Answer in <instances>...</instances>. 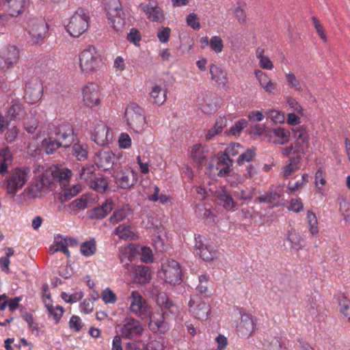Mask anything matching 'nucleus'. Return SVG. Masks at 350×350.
<instances>
[{"mask_svg": "<svg viewBox=\"0 0 350 350\" xmlns=\"http://www.w3.org/2000/svg\"><path fill=\"white\" fill-rule=\"evenodd\" d=\"M38 137L42 138V146L46 152L52 154L60 146H70L73 140V129L68 123L60 124L54 131L49 125L43 126Z\"/></svg>", "mask_w": 350, "mask_h": 350, "instance_id": "f257e3e1", "label": "nucleus"}, {"mask_svg": "<svg viewBox=\"0 0 350 350\" xmlns=\"http://www.w3.org/2000/svg\"><path fill=\"white\" fill-rule=\"evenodd\" d=\"M79 68L82 73L92 75L100 70L103 65V57L94 46H88L79 55Z\"/></svg>", "mask_w": 350, "mask_h": 350, "instance_id": "f03ea898", "label": "nucleus"}, {"mask_svg": "<svg viewBox=\"0 0 350 350\" xmlns=\"http://www.w3.org/2000/svg\"><path fill=\"white\" fill-rule=\"evenodd\" d=\"M36 174L32 183L26 189L29 198L41 197L51 184L52 171L44 169L43 166H37L34 170Z\"/></svg>", "mask_w": 350, "mask_h": 350, "instance_id": "7ed1b4c3", "label": "nucleus"}, {"mask_svg": "<svg viewBox=\"0 0 350 350\" xmlns=\"http://www.w3.org/2000/svg\"><path fill=\"white\" fill-rule=\"evenodd\" d=\"M104 11L108 24L116 31H123L126 26L125 13L120 0H105Z\"/></svg>", "mask_w": 350, "mask_h": 350, "instance_id": "20e7f679", "label": "nucleus"}, {"mask_svg": "<svg viewBox=\"0 0 350 350\" xmlns=\"http://www.w3.org/2000/svg\"><path fill=\"white\" fill-rule=\"evenodd\" d=\"M124 118L129 129L136 133H142L146 127L144 110L137 103H129L124 112Z\"/></svg>", "mask_w": 350, "mask_h": 350, "instance_id": "39448f33", "label": "nucleus"}, {"mask_svg": "<svg viewBox=\"0 0 350 350\" xmlns=\"http://www.w3.org/2000/svg\"><path fill=\"white\" fill-rule=\"evenodd\" d=\"M30 177L29 167H15L11 170L5 179V190L8 194L15 196L23 188Z\"/></svg>", "mask_w": 350, "mask_h": 350, "instance_id": "423d86ee", "label": "nucleus"}, {"mask_svg": "<svg viewBox=\"0 0 350 350\" xmlns=\"http://www.w3.org/2000/svg\"><path fill=\"white\" fill-rule=\"evenodd\" d=\"M90 17L89 13L82 9L77 10L70 18L66 25V30L70 35L79 38L89 29Z\"/></svg>", "mask_w": 350, "mask_h": 350, "instance_id": "0eeeda50", "label": "nucleus"}, {"mask_svg": "<svg viewBox=\"0 0 350 350\" xmlns=\"http://www.w3.org/2000/svg\"><path fill=\"white\" fill-rule=\"evenodd\" d=\"M128 310L136 317L144 319L150 316V306L138 291H132L126 298Z\"/></svg>", "mask_w": 350, "mask_h": 350, "instance_id": "6e6552de", "label": "nucleus"}, {"mask_svg": "<svg viewBox=\"0 0 350 350\" xmlns=\"http://www.w3.org/2000/svg\"><path fill=\"white\" fill-rule=\"evenodd\" d=\"M27 29L30 41L33 44H39L45 38L49 27L44 19L31 18L28 21Z\"/></svg>", "mask_w": 350, "mask_h": 350, "instance_id": "1a4fd4ad", "label": "nucleus"}, {"mask_svg": "<svg viewBox=\"0 0 350 350\" xmlns=\"http://www.w3.org/2000/svg\"><path fill=\"white\" fill-rule=\"evenodd\" d=\"M160 277L170 284H179L182 280V271L179 264L174 260H167L163 263L159 272Z\"/></svg>", "mask_w": 350, "mask_h": 350, "instance_id": "9d476101", "label": "nucleus"}, {"mask_svg": "<svg viewBox=\"0 0 350 350\" xmlns=\"http://www.w3.org/2000/svg\"><path fill=\"white\" fill-rule=\"evenodd\" d=\"M113 177L116 184L122 189L133 187L138 180V174L133 170L122 167L114 169Z\"/></svg>", "mask_w": 350, "mask_h": 350, "instance_id": "9b49d317", "label": "nucleus"}, {"mask_svg": "<svg viewBox=\"0 0 350 350\" xmlns=\"http://www.w3.org/2000/svg\"><path fill=\"white\" fill-rule=\"evenodd\" d=\"M83 102L85 106L94 107L100 103V90L98 84L88 83L81 89Z\"/></svg>", "mask_w": 350, "mask_h": 350, "instance_id": "f8f14e48", "label": "nucleus"}, {"mask_svg": "<svg viewBox=\"0 0 350 350\" xmlns=\"http://www.w3.org/2000/svg\"><path fill=\"white\" fill-rule=\"evenodd\" d=\"M19 51L14 46H8L0 50V70H8L18 61Z\"/></svg>", "mask_w": 350, "mask_h": 350, "instance_id": "ddd939ff", "label": "nucleus"}, {"mask_svg": "<svg viewBox=\"0 0 350 350\" xmlns=\"http://www.w3.org/2000/svg\"><path fill=\"white\" fill-rule=\"evenodd\" d=\"M189 312L196 318L204 320L210 314L209 306L198 295H193L188 304Z\"/></svg>", "mask_w": 350, "mask_h": 350, "instance_id": "4468645a", "label": "nucleus"}, {"mask_svg": "<svg viewBox=\"0 0 350 350\" xmlns=\"http://www.w3.org/2000/svg\"><path fill=\"white\" fill-rule=\"evenodd\" d=\"M143 223L146 226V228L152 231V242L157 250L163 251L164 250V245L160 232L162 231V226L161 223L154 217L148 216L146 221H144Z\"/></svg>", "mask_w": 350, "mask_h": 350, "instance_id": "2eb2a0df", "label": "nucleus"}, {"mask_svg": "<svg viewBox=\"0 0 350 350\" xmlns=\"http://www.w3.org/2000/svg\"><path fill=\"white\" fill-rule=\"evenodd\" d=\"M258 200L261 203H267L271 208L284 204L282 187L281 186L272 187L267 194L259 196Z\"/></svg>", "mask_w": 350, "mask_h": 350, "instance_id": "dca6fc26", "label": "nucleus"}, {"mask_svg": "<svg viewBox=\"0 0 350 350\" xmlns=\"http://www.w3.org/2000/svg\"><path fill=\"white\" fill-rule=\"evenodd\" d=\"M214 196L220 202V204L227 211H234L237 209V203L232 197L230 192L226 187H219L215 190L209 189Z\"/></svg>", "mask_w": 350, "mask_h": 350, "instance_id": "f3484780", "label": "nucleus"}, {"mask_svg": "<svg viewBox=\"0 0 350 350\" xmlns=\"http://www.w3.org/2000/svg\"><path fill=\"white\" fill-rule=\"evenodd\" d=\"M113 134L111 131L103 122H98L92 133V139L99 146H105L112 140Z\"/></svg>", "mask_w": 350, "mask_h": 350, "instance_id": "a211bd4d", "label": "nucleus"}, {"mask_svg": "<svg viewBox=\"0 0 350 350\" xmlns=\"http://www.w3.org/2000/svg\"><path fill=\"white\" fill-rule=\"evenodd\" d=\"M144 327L137 319L131 318L126 319L122 327L121 333L124 338L131 339L142 334Z\"/></svg>", "mask_w": 350, "mask_h": 350, "instance_id": "6ab92c4d", "label": "nucleus"}, {"mask_svg": "<svg viewBox=\"0 0 350 350\" xmlns=\"http://www.w3.org/2000/svg\"><path fill=\"white\" fill-rule=\"evenodd\" d=\"M116 157L109 149H102L95 154L96 164L104 170L113 169L115 165Z\"/></svg>", "mask_w": 350, "mask_h": 350, "instance_id": "aec40b11", "label": "nucleus"}, {"mask_svg": "<svg viewBox=\"0 0 350 350\" xmlns=\"http://www.w3.org/2000/svg\"><path fill=\"white\" fill-rule=\"evenodd\" d=\"M140 6L150 21L162 23L165 20L163 12L156 0H150L147 4H141Z\"/></svg>", "mask_w": 350, "mask_h": 350, "instance_id": "412c9836", "label": "nucleus"}, {"mask_svg": "<svg viewBox=\"0 0 350 350\" xmlns=\"http://www.w3.org/2000/svg\"><path fill=\"white\" fill-rule=\"evenodd\" d=\"M43 87L41 82L35 79L26 85L25 100L30 104H36L41 99Z\"/></svg>", "mask_w": 350, "mask_h": 350, "instance_id": "4be33fe9", "label": "nucleus"}, {"mask_svg": "<svg viewBox=\"0 0 350 350\" xmlns=\"http://www.w3.org/2000/svg\"><path fill=\"white\" fill-rule=\"evenodd\" d=\"M256 324L252 317L247 314L241 315L237 331L242 337H249L254 332Z\"/></svg>", "mask_w": 350, "mask_h": 350, "instance_id": "5701e85b", "label": "nucleus"}, {"mask_svg": "<svg viewBox=\"0 0 350 350\" xmlns=\"http://www.w3.org/2000/svg\"><path fill=\"white\" fill-rule=\"evenodd\" d=\"M165 312L161 314H151L148 317L149 319V328L155 333H165L168 329L167 323L164 321Z\"/></svg>", "mask_w": 350, "mask_h": 350, "instance_id": "b1692460", "label": "nucleus"}, {"mask_svg": "<svg viewBox=\"0 0 350 350\" xmlns=\"http://www.w3.org/2000/svg\"><path fill=\"white\" fill-rule=\"evenodd\" d=\"M1 7L5 8L9 16L16 17L22 14L25 9V0H0Z\"/></svg>", "mask_w": 350, "mask_h": 350, "instance_id": "393cba45", "label": "nucleus"}, {"mask_svg": "<svg viewBox=\"0 0 350 350\" xmlns=\"http://www.w3.org/2000/svg\"><path fill=\"white\" fill-rule=\"evenodd\" d=\"M133 280L137 284H146L148 283L151 278V272L146 266L139 265L133 269Z\"/></svg>", "mask_w": 350, "mask_h": 350, "instance_id": "a878e982", "label": "nucleus"}, {"mask_svg": "<svg viewBox=\"0 0 350 350\" xmlns=\"http://www.w3.org/2000/svg\"><path fill=\"white\" fill-rule=\"evenodd\" d=\"M254 75L260 87L267 93H272L277 87V84L273 82L268 75L260 70H256Z\"/></svg>", "mask_w": 350, "mask_h": 350, "instance_id": "bb28decb", "label": "nucleus"}, {"mask_svg": "<svg viewBox=\"0 0 350 350\" xmlns=\"http://www.w3.org/2000/svg\"><path fill=\"white\" fill-rule=\"evenodd\" d=\"M211 78L219 86L224 87L228 83L227 73L221 68L215 65L210 66Z\"/></svg>", "mask_w": 350, "mask_h": 350, "instance_id": "cd10ccee", "label": "nucleus"}, {"mask_svg": "<svg viewBox=\"0 0 350 350\" xmlns=\"http://www.w3.org/2000/svg\"><path fill=\"white\" fill-rule=\"evenodd\" d=\"M72 241L71 239L57 237L55 239L54 243L50 247L49 252L53 254L57 252H62L69 256L70 252L68 246L71 244Z\"/></svg>", "mask_w": 350, "mask_h": 350, "instance_id": "c85d7f7f", "label": "nucleus"}, {"mask_svg": "<svg viewBox=\"0 0 350 350\" xmlns=\"http://www.w3.org/2000/svg\"><path fill=\"white\" fill-rule=\"evenodd\" d=\"M150 96L154 104L163 105L167 98V90L165 85H154L150 92Z\"/></svg>", "mask_w": 350, "mask_h": 350, "instance_id": "c756f323", "label": "nucleus"}, {"mask_svg": "<svg viewBox=\"0 0 350 350\" xmlns=\"http://www.w3.org/2000/svg\"><path fill=\"white\" fill-rule=\"evenodd\" d=\"M114 234L124 240H135L137 238L135 229L130 225L125 224L119 225L115 229Z\"/></svg>", "mask_w": 350, "mask_h": 350, "instance_id": "7c9ffc66", "label": "nucleus"}, {"mask_svg": "<svg viewBox=\"0 0 350 350\" xmlns=\"http://www.w3.org/2000/svg\"><path fill=\"white\" fill-rule=\"evenodd\" d=\"M13 161L12 153L8 147L0 149V174L8 172Z\"/></svg>", "mask_w": 350, "mask_h": 350, "instance_id": "2f4dec72", "label": "nucleus"}, {"mask_svg": "<svg viewBox=\"0 0 350 350\" xmlns=\"http://www.w3.org/2000/svg\"><path fill=\"white\" fill-rule=\"evenodd\" d=\"M113 202L107 200L100 206H98L92 209L90 212V217L92 219H102L107 215L113 209Z\"/></svg>", "mask_w": 350, "mask_h": 350, "instance_id": "473e14b6", "label": "nucleus"}, {"mask_svg": "<svg viewBox=\"0 0 350 350\" xmlns=\"http://www.w3.org/2000/svg\"><path fill=\"white\" fill-rule=\"evenodd\" d=\"M200 257L206 261H211L217 258V252L213 246L208 244L200 243L196 248Z\"/></svg>", "mask_w": 350, "mask_h": 350, "instance_id": "72a5a7b5", "label": "nucleus"}, {"mask_svg": "<svg viewBox=\"0 0 350 350\" xmlns=\"http://www.w3.org/2000/svg\"><path fill=\"white\" fill-rule=\"evenodd\" d=\"M256 57L258 59V66L264 70H271L274 68L273 63L271 59L265 54V49L258 46L256 49Z\"/></svg>", "mask_w": 350, "mask_h": 350, "instance_id": "f704fd0d", "label": "nucleus"}, {"mask_svg": "<svg viewBox=\"0 0 350 350\" xmlns=\"http://www.w3.org/2000/svg\"><path fill=\"white\" fill-rule=\"evenodd\" d=\"M94 201L90 195H83L80 198L73 200L70 204L69 208L71 211H76L77 210H83L88 207Z\"/></svg>", "mask_w": 350, "mask_h": 350, "instance_id": "c9c22d12", "label": "nucleus"}, {"mask_svg": "<svg viewBox=\"0 0 350 350\" xmlns=\"http://www.w3.org/2000/svg\"><path fill=\"white\" fill-rule=\"evenodd\" d=\"M306 223L310 234L316 237L319 232V223L317 215L312 211H308L306 217Z\"/></svg>", "mask_w": 350, "mask_h": 350, "instance_id": "e433bc0d", "label": "nucleus"}, {"mask_svg": "<svg viewBox=\"0 0 350 350\" xmlns=\"http://www.w3.org/2000/svg\"><path fill=\"white\" fill-rule=\"evenodd\" d=\"M207 154L208 151L205 146L199 144L193 146L191 151V155L196 163L199 165L201 164L207 157Z\"/></svg>", "mask_w": 350, "mask_h": 350, "instance_id": "4c0bfd02", "label": "nucleus"}, {"mask_svg": "<svg viewBox=\"0 0 350 350\" xmlns=\"http://www.w3.org/2000/svg\"><path fill=\"white\" fill-rule=\"evenodd\" d=\"M286 239L291 243L292 248L299 250L304 247V241L300 234L295 229H291L287 232Z\"/></svg>", "mask_w": 350, "mask_h": 350, "instance_id": "58836bf2", "label": "nucleus"}, {"mask_svg": "<svg viewBox=\"0 0 350 350\" xmlns=\"http://www.w3.org/2000/svg\"><path fill=\"white\" fill-rule=\"evenodd\" d=\"M90 187L98 193H104L108 188V181L103 175L98 174L90 180Z\"/></svg>", "mask_w": 350, "mask_h": 350, "instance_id": "ea45409f", "label": "nucleus"}, {"mask_svg": "<svg viewBox=\"0 0 350 350\" xmlns=\"http://www.w3.org/2000/svg\"><path fill=\"white\" fill-rule=\"evenodd\" d=\"M275 139L273 141L275 144L284 145L287 144L290 139V132L282 127L274 128L271 131Z\"/></svg>", "mask_w": 350, "mask_h": 350, "instance_id": "a19ab883", "label": "nucleus"}, {"mask_svg": "<svg viewBox=\"0 0 350 350\" xmlns=\"http://www.w3.org/2000/svg\"><path fill=\"white\" fill-rule=\"evenodd\" d=\"M326 172L323 167L317 169L314 176V185L317 192L321 195L324 194L323 186L326 184Z\"/></svg>", "mask_w": 350, "mask_h": 350, "instance_id": "79ce46f5", "label": "nucleus"}, {"mask_svg": "<svg viewBox=\"0 0 350 350\" xmlns=\"http://www.w3.org/2000/svg\"><path fill=\"white\" fill-rule=\"evenodd\" d=\"M130 208L127 205L123 206L116 210L110 217L109 221L112 224H116L126 219L130 214Z\"/></svg>", "mask_w": 350, "mask_h": 350, "instance_id": "37998d69", "label": "nucleus"}, {"mask_svg": "<svg viewBox=\"0 0 350 350\" xmlns=\"http://www.w3.org/2000/svg\"><path fill=\"white\" fill-rule=\"evenodd\" d=\"M156 302L161 310L163 308L169 309L171 312H174L175 307L173 304L169 300L166 293L163 292L158 293L156 295Z\"/></svg>", "mask_w": 350, "mask_h": 350, "instance_id": "c03bdc74", "label": "nucleus"}, {"mask_svg": "<svg viewBox=\"0 0 350 350\" xmlns=\"http://www.w3.org/2000/svg\"><path fill=\"white\" fill-rule=\"evenodd\" d=\"M299 163V156L293 157L289 160L288 164L284 165L282 169V173L284 177L286 178L291 175L298 169Z\"/></svg>", "mask_w": 350, "mask_h": 350, "instance_id": "a18cd8bd", "label": "nucleus"}, {"mask_svg": "<svg viewBox=\"0 0 350 350\" xmlns=\"http://www.w3.org/2000/svg\"><path fill=\"white\" fill-rule=\"evenodd\" d=\"M73 153L78 160H84L88 157V146L83 142H77L73 146Z\"/></svg>", "mask_w": 350, "mask_h": 350, "instance_id": "49530a36", "label": "nucleus"}, {"mask_svg": "<svg viewBox=\"0 0 350 350\" xmlns=\"http://www.w3.org/2000/svg\"><path fill=\"white\" fill-rule=\"evenodd\" d=\"M137 163L139 165V170L142 174H148L150 171V167L152 170H156L157 167L161 168L162 165V159L159 158V161H158V164L157 165V167H154L153 164L150 163L149 162H144L142 160V158L140 156H138L137 157Z\"/></svg>", "mask_w": 350, "mask_h": 350, "instance_id": "de8ad7c7", "label": "nucleus"}, {"mask_svg": "<svg viewBox=\"0 0 350 350\" xmlns=\"http://www.w3.org/2000/svg\"><path fill=\"white\" fill-rule=\"evenodd\" d=\"M209 277L206 275H201L199 276V284L196 286V291L206 297L210 296V291L208 290V284Z\"/></svg>", "mask_w": 350, "mask_h": 350, "instance_id": "09e8293b", "label": "nucleus"}, {"mask_svg": "<svg viewBox=\"0 0 350 350\" xmlns=\"http://www.w3.org/2000/svg\"><path fill=\"white\" fill-rule=\"evenodd\" d=\"M47 309L49 314L53 317L55 323H58L62 318L64 312L63 307L60 306H54L52 303L49 306H45Z\"/></svg>", "mask_w": 350, "mask_h": 350, "instance_id": "8fccbe9b", "label": "nucleus"}, {"mask_svg": "<svg viewBox=\"0 0 350 350\" xmlns=\"http://www.w3.org/2000/svg\"><path fill=\"white\" fill-rule=\"evenodd\" d=\"M95 172V167L92 165H85L82 167L79 172V178L85 182H90V180L94 178V173Z\"/></svg>", "mask_w": 350, "mask_h": 350, "instance_id": "3c124183", "label": "nucleus"}, {"mask_svg": "<svg viewBox=\"0 0 350 350\" xmlns=\"http://www.w3.org/2000/svg\"><path fill=\"white\" fill-rule=\"evenodd\" d=\"M256 149L251 148L247 149L244 152L241 153L237 159L239 165H243L245 162H250L256 154Z\"/></svg>", "mask_w": 350, "mask_h": 350, "instance_id": "603ef678", "label": "nucleus"}, {"mask_svg": "<svg viewBox=\"0 0 350 350\" xmlns=\"http://www.w3.org/2000/svg\"><path fill=\"white\" fill-rule=\"evenodd\" d=\"M101 298L106 304H114L118 299L116 293L109 288H106L101 292Z\"/></svg>", "mask_w": 350, "mask_h": 350, "instance_id": "864d4df0", "label": "nucleus"}, {"mask_svg": "<svg viewBox=\"0 0 350 350\" xmlns=\"http://www.w3.org/2000/svg\"><path fill=\"white\" fill-rule=\"evenodd\" d=\"M265 113L275 124H282L285 121L284 113L280 111L271 109L267 111Z\"/></svg>", "mask_w": 350, "mask_h": 350, "instance_id": "5fc2aeb1", "label": "nucleus"}, {"mask_svg": "<svg viewBox=\"0 0 350 350\" xmlns=\"http://www.w3.org/2000/svg\"><path fill=\"white\" fill-rule=\"evenodd\" d=\"M338 304L340 312L350 321V301L345 297L341 296L338 299Z\"/></svg>", "mask_w": 350, "mask_h": 350, "instance_id": "6e6d98bb", "label": "nucleus"}, {"mask_svg": "<svg viewBox=\"0 0 350 350\" xmlns=\"http://www.w3.org/2000/svg\"><path fill=\"white\" fill-rule=\"evenodd\" d=\"M293 137L295 139V142L298 140L304 139L305 138H309L307 129L305 126H300L291 129Z\"/></svg>", "mask_w": 350, "mask_h": 350, "instance_id": "4d7b16f0", "label": "nucleus"}, {"mask_svg": "<svg viewBox=\"0 0 350 350\" xmlns=\"http://www.w3.org/2000/svg\"><path fill=\"white\" fill-rule=\"evenodd\" d=\"M247 126V122L244 119H241L238 120L234 125L228 131V135H232L234 136L239 135L241 132L246 128Z\"/></svg>", "mask_w": 350, "mask_h": 350, "instance_id": "13d9d810", "label": "nucleus"}, {"mask_svg": "<svg viewBox=\"0 0 350 350\" xmlns=\"http://www.w3.org/2000/svg\"><path fill=\"white\" fill-rule=\"evenodd\" d=\"M265 350H278L282 346L280 340L275 337H268L263 344Z\"/></svg>", "mask_w": 350, "mask_h": 350, "instance_id": "bf43d9fd", "label": "nucleus"}, {"mask_svg": "<svg viewBox=\"0 0 350 350\" xmlns=\"http://www.w3.org/2000/svg\"><path fill=\"white\" fill-rule=\"evenodd\" d=\"M23 112V107L19 103H15L12 105L8 109V115L12 119L18 118Z\"/></svg>", "mask_w": 350, "mask_h": 350, "instance_id": "052dcab7", "label": "nucleus"}, {"mask_svg": "<svg viewBox=\"0 0 350 350\" xmlns=\"http://www.w3.org/2000/svg\"><path fill=\"white\" fill-rule=\"evenodd\" d=\"M80 251L85 256H90L96 252V245L93 241H87L81 244Z\"/></svg>", "mask_w": 350, "mask_h": 350, "instance_id": "680f3d73", "label": "nucleus"}, {"mask_svg": "<svg viewBox=\"0 0 350 350\" xmlns=\"http://www.w3.org/2000/svg\"><path fill=\"white\" fill-rule=\"evenodd\" d=\"M210 46L216 53H221L224 49V43L219 36H214L210 39Z\"/></svg>", "mask_w": 350, "mask_h": 350, "instance_id": "e2e57ef3", "label": "nucleus"}, {"mask_svg": "<svg viewBox=\"0 0 350 350\" xmlns=\"http://www.w3.org/2000/svg\"><path fill=\"white\" fill-rule=\"evenodd\" d=\"M295 153L297 154L304 153L309 148V138H305L304 139L298 140L295 142Z\"/></svg>", "mask_w": 350, "mask_h": 350, "instance_id": "0e129e2a", "label": "nucleus"}, {"mask_svg": "<svg viewBox=\"0 0 350 350\" xmlns=\"http://www.w3.org/2000/svg\"><path fill=\"white\" fill-rule=\"evenodd\" d=\"M171 29L168 27L161 26L159 27L157 38L161 43H166L169 41L171 35Z\"/></svg>", "mask_w": 350, "mask_h": 350, "instance_id": "69168bd1", "label": "nucleus"}, {"mask_svg": "<svg viewBox=\"0 0 350 350\" xmlns=\"http://www.w3.org/2000/svg\"><path fill=\"white\" fill-rule=\"evenodd\" d=\"M287 208L294 213H299L304 210V204L299 198H293L290 200Z\"/></svg>", "mask_w": 350, "mask_h": 350, "instance_id": "338daca9", "label": "nucleus"}, {"mask_svg": "<svg viewBox=\"0 0 350 350\" xmlns=\"http://www.w3.org/2000/svg\"><path fill=\"white\" fill-rule=\"evenodd\" d=\"M118 145L122 149H128L131 146L132 139L128 133H122L119 135Z\"/></svg>", "mask_w": 350, "mask_h": 350, "instance_id": "774afa93", "label": "nucleus"}]
</instances>
